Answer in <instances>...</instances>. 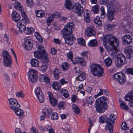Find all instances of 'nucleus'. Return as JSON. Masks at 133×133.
I'll return each mask as SVG.
<instances>
[{"label": "nucleus", "instance_id": "obj_1", "mask_svg": "<svg viewBox=\"0 0 133 133\" xmlns=\"http://www.w3.org/2000/svg\"><path fill=\"white\" fill-rule=\"evenodd\" d=\"M74 23L72 22L68 23L65 25L64 29L61 31V34L63 37L66 43L72 45L74 42V38L71 36H68L72 33V29L74 27Z\"/></svg>", "mask_w": 133, "mask_h": 133}, {"label": "nucleus", "instance_id": "obj_2", "mask_svg": "<svg viewBox=\"0 0 133 133\" xmlns=\"http://www.w3.org/2000/svg\"><path fill=\"white\" fill-rule=\"evenodd\" d=\"M109 102L108 99L104 97H102L96 100L95 104L96 111L99 113H102L107 110Z\"/></svg>", "mask_w": 133, "mask_h": 133}, {"label": "nucleus", "instance_id": "obj_3", "mask_svg": "<svg viewBox=\"0 0 133 133\" xmlns=\"http://www.w3.org/2000/svg\"><path fill=\"white\" fill-rule=\"evenodd\" d=\"M65 5L66 8L69 10L73 9L79 16H81L83 13V8L78 3L72 5V3L70 0H66Z\"/></svg>", "mask_w": 133, "mask_h": 133}, {"label": "nucleus", "instance_id": "obj_4", "mask_svg": "<svg viewBox=\"0 0 133 133\" xmlns=\"http://www.w3.org/2000/svg\"><path fill=\"white\" fill-rule=\"evenodd\" d=\"M117 5V2L115 1H112L108 2L107 5L108 14L107 16V18L109 20H112L114 19V14L116 12Z\"/></svg>", "mask_w": 133, "mask_h": 133}, {"label": "nucleus", "instance_id": "obj_5", "mask_svg": "<svg viewBox=\"0 0 133 133\" xmlns=\"http://www.w3.org/2000/svg\"><path fill=\"white\" fill-rule=\"evenodd\" d=\"M91 73L94 76L99 77L102 76L104 72L103 68L97 64H92L90 67Z\"/></svg>", "mask_w": 133, "mask_h": 133}, {"label": "nucleus", "instance_id": "obj_6", "mask_svg": "<svg viewBox=\"0 0 133 133\" xmlns=\"http://www.w3.org/2000/svg\"><path fill=\"white\" fill-rule=\"evenodd\" d=\"M104 45L106 44H116L115 46L117 47L119 44V41L118 39L111 34H107L103 38Z\"/></svg>", "mask_w": 133, "mask_h": 133}, {"label": "nucleus", "instance_id": "obj_7", "mask_svg": "<svg viewBox=\"0 0 133 133\" xmlns=\"http://www.w3.org/2000/svg\"><path fill=\"white\" fill-rule=\"evenodd\" d=\"M3 57V61L4 65L7 67H10L12 64L11 57L8 52L6 51H4L2 54Z\"/></svg>", "mask_w": 133, "mask_h": 133}, {"label": "nucleus", "instance_id": "obj_8", "mask_svg": "<svg viewBox=\"0 0 133 133\" xmlns=\"http://www.w3.org/2000/svg\"><path fill=\"white\" fill-rule=\"evenodd\" d=\"M126 61V58L123 54H118L115 60V65L118 68H120L125 63Z\"/></svg>", "mask_w": 133, "mask_h": 133}, {"label": "nucleus", "instance_id": "obj_9", "mask_svg": "<svg viewBox=\"0 0 133 133\" xmlns=\"http://www.w3.org/2000/svg\"><path fill=\"white\" fill-rule=\"evenodd\" d=\"M116 116L114 114H111L109 118H107L106 120L107 121V127L108 130L111 133L113 132V126L112 124H113L115 120L116 119Z\"/></svg>", "mask_w": 133, "mask_h": 133}, {"label": "nucleus", "instance_id": "obj_10", "mask_svg": "<svg viewBox=\"0 0 133 133\" xmlns=\"http://www.w3.org/2000/svg\"><path fill=\"white\" fill-rule=\"evenodd\" d=\"M113 78L116 81L118 82L121 84L124 83L126 79L125 76L122 73H117L113 75Z\"/></svg>", "mask_w": 133, "mask_h": 133}, {"label": "nucleus", "instance_id": "obj_11", "mask_svg": "<svg viewBox=\"0 0 133 133\" xmlns=\"http://www.w3.org/2000/svg\"><path fill=\"white\" fill-rule=\"evenodd\" d=\"M8 101L9 102V107L12 110H13L17 107H20V104L16 99L11 98L9 99Z\"/></svg>", "mask_w": 133, "mask_h": 133}, {"label": "nucleus", "instance_id": "obj_12", "mask_svg": "<svg viewBox=\"0 0 133 133\" xmlns=\"http://www.w3.org/2000/svg\"><path fill=\"white\" fill-rule=\"evenodd\" d=\"M35 93L37 97L41 103L43 102L45 100V98L40 87H38L36 89Z\"/></svg>", "mask_w": 133, "mask_h": 133}, {"label": "nucleus", "instance_id": "obj_13", "mask_svg": "<svg viewBox=\"0 0 133 133\" xmlns=\"http://www.w3.org/2000/svg\"><path fill=\"white\" fill-rule=\"evenodd\" d=\"M123 44L126 45L131 43L132 42V38L129 35H125L122 38Z\"/></svg>", "mask_w": 133, "mask_h": 133}, {"label": "nucleus", "instance_id": "obj_14", "mask_svg": "<svg viewBox=\"0 0 133 133\" xmlns=\"http://www.w3.org/2000/svg\"><path fill=\"white\" fill-rule=\"evenodd\" d=\"M27 22L23 20H21L17 23V27L19 28V31L20 33H22V31L24 32L26 29L25 25Z\"/></svg>", "mask_w": 133, "mask_h": 133}, {"label": "nucleus", "instance_id": "obj_15", "mask_svg": "<svg viewBox=\"0 0 133 133\" xmlns=\"http://www.w3.org/2000/svg\"><path fill=\"white\" fill-rule=\"evenodd\" d=\"M133 52V47L131 46L126 47L125 49V52L128 58L130 59L132 57Z\"/></svg>", "mask_w": 133, "mask_h": 133}, {"label": "nucleus", "instance_id": "obj_16", "mask_svg": "<svg viewBox=\"0 0 133 133\" xmlns=\"http://www.w3.org/2000/svg\"><path fill=\"white\" fill-rule=\"evenodd\" d=\"M106 44L105 45H104L106 49L108 51H112V54H114V55L116 56V55H115L116 54V51L115 49L117 48V47L115 48V45L116 44Z\"/></svg>", "mask_w": 133, "mask_h": 133}, {"label": "nucleus", "instance_id": "obj_17", "mask_svg": "<svg viewBox=\"0 0 133 133\" xmlns=\"http://www.w3.org/2000/svg\"><path fill=\"white\" fill-rule=\"evenodd\" d=\"M85 34L87 36L90 37L95 35L96 34L95 30L92 28L88 27L85 30Z\"/></svg>", "mask_w": 133, "mask_h": 133}, {"label": "nucleus", "instance_id": "obj_18", "mask_svg": "<svg viewBox=\"0 0 133 133\" xmlns=\"http://www.w3.org/2000/svg\"><path fill=\"white\" fill-rule=\"evenodd\" d=\"M25 46L28 50H31L33 46V44L31 43L30 40L27 38L24 39Z\"/></svg>", "mask_w": 133, "mask_h": 133}, {"label": "nucleus", "instance_id": "obj_19", "mask_svg": "<svg viewBox=\"0 0 133 133\" xmlns=\"http://www.w3.org/2000/svg\"><path fill=\"white\" fill-rule=\"evenodd\" d=\"M51 104L53 106L57 103V101L53 96L52 94L50 92H48Z\"/></svg>", "mask_w": 133, "mask_h": 133}, {"label": "nucleus", "instance_id": "obj_20", "mask_svg": "<svg viewBox=\"0 0 133 133\" xmlns=\"http://www.w3.org/2000/svg\"><path fill=\"white\" fill-rule=\"evenodd\" d=\"M12 19L16 22H18L20 19L21 17L19 14L15 11H13L11 14Z\"/></svg>", "mask_w": 133, "mask_h": 133}, {"label": "nucleus", "instance_id": "obj_21", "mask_svg": "<svg viewBox=\"0 0 133 133\" xmlns=\"http://www.w3.org/2000/svg\"><path fill=\"white\" fill-rule=\"evenodd\" d=\"M76 63L82 66H84L86 65V62L84 59L82 57L77 58L75 59Z\"/></svg>", "mask_w": 133, "mask_h": 133}, {"label": "nucleus", "instance_id": "obj_22", "mask_svg": "<svg viewBox=\"0 0 133 133\" xmlns=\"http://www.w3.org/2000/svg\"><path fill=\"white\" fill-rule=\"evenodd\" d=\"M39 79L41 82H49L50 81L49 78L44 74H41L39 77Z\"/></svg>", "mask_w": 133, "mask_h": 133}, {"label": "nucleus", "instance_id": "obj_23", "mask_svg": "<svg viewBox=\"0 0 133 133\" xmlns=\"http://www.w3.org/2000/svg\"><path fill=\"white\" fill-rule=\"evenodd\" d=\"M124 99L127 101L133 100V90L129 91L125 96Z\"/></svg>", "mask_w": 133, "mask_h": 133}, {"label": "nucleus", "instance_id": "obj_24", "mask_svg": "<svg viewBox=\"0 0 133 133\" xmlns=\"http://www.w3.org/2000/svg\"><path fill=\"white\" fill-rule=\"evenodd\" d=\"M27 75L28 76H29L30 78H31L32 76L35 78L38 77L37 71L33 69H30Z\"/></svg>", "mask_w": 133, "mask_h": 133}, {"label": "nucleus", "instance_id": "obj_25", "mask_svg": "<svg viewBox=\"0 0 133 133\" xmlns=\"http://www.w3.org/2000/svg\"><path fill=\"white\" fill-rule=\"evenodd\" d=\"M20 107H17L16 109H15L12 110L14 111L15 113L17 116L20 117L21 116L23 115L24 114V112L23 110L19 108Z\"/></svg>", "mask_w": 133, "mask_h": 133}, {"label": "nucleus", "instance_id": "obj_26", "mask_svg": "<svg viewBox=\"0 0 133 133\" xmlns=\"http://www.w3.org/2000/svg\"><path fill=\"white\" fill-rule=\"evenodd\" d=\"M30 63L32 66L36 67L38 66L39 62L37 59L32 58L31 60Z\"/></svg>", "mask_w": 133, "mask_h": 133}, {"label": "nucleus", "instance_id": "obj_27", "mask_svg": "<svg viewBox=\"0 0 133 133\" xmlns=\"http://www.w3.org/2000/svg\"><path fill=\"white\" fill-rule=\"evenodd\" d=\"M53 73L54 75V76L55 79H58L59 78L60 72L59 70L57 68H56L54 69L53 70Z\"/></svg>", "mask_w": 133, "mask_h": 133}, {"label": "nucleus", "instance_id": "obj_28", "mask_svg": "<svg viewBox=\"0 0 133 133\" xmlns=\"http://www.w3.org/2000/svg\"><path fill=\"white\" fill-rule=\"evenodd\" d=\"M112 60L110 57H108L104 61V62L107 67H109L111 66L112 63Z\"/></svg>", "mask_w": 133, "mask_h": 133}, {"label": "nucleus", "instance_id": "obj_29", "mask_svg": "<svg viewBox=\"0 0 133 133\" xmlns=\"http://www.w3.org/2000/svg\"><path fill=\"white\" fill-rule=\"evenodd\" d=\"M43 64L47 66L49 65L50 63L48 56L45 55L42 59Z\"/></svg>", "mask_w": 133, "mask_h": 133}, {"label": "nucleus", "instance_id": "obj_30", "mask_svg": "<svg viewBox=\"0 0 133 133\" xmlns=\"http://www.w3.org/2000/svg\"><path fill=\"white\" fill-rule=\"evenodd\" d=\"M35 14L38 17H43L45 15L44 12L42 10H36Z\"/></svg>", "mask_w": 133, "mask_h": 133}, {"label": "nucleus", "instance_id": "obj_31", "mask_svg": "<svg viewBox=\"0 0 133 133\" xmlns=\"http://www.w3.org/2000/svg\"><path fill=\"white\" fill-rule=\"evenodd\" d=\"M21 11V13L22 18H23L21 20H23L24 21L28 22L29 21V20L26 16L25 12L22 11V10Z\"/></svg>", "mask_w": 133, "mask_h": 133}, {"label": "nucleus", "instance_id": "obj_32", "mask_svg": "<svg viewBox=\"0 0 133 133\" xmlns=\"http://www.w3.org/2000/svg\"><path fill=\"white\" fill-rule=\"evenodd\" d=\"M52 87L55 90H58L60 88L61 85L57 82H55L53 83Z\"/></svg>", "mask_w": 133, "mask_h": 133}, {"label": "nucleus", "instance_id": "obj_33", "mask_svg": "<svg viewBox=\"0 0 133 133\" xmlns=\"http://www.w3.org/2000/svg\"><path fill=\"white\" fill-rule=\"evenodd\" d=\"M34 56L38 59L42 58L43 55L39 51H36L34 53Z\"/></svg>", "mask_w": 133, "mask_h": 133}, {"label": "nucleus", "instance_id": "obj_34", "mask_svg": "<svg viewBox=\"0 0 133 133\" xmlns=\"http://www.w3.org/2000/svg\"><path fill=\"white\" fill-rule=\"evenodd\" d=\"M85 78V75L84 73H82L78 75V77L76 78L77 80L78 79L80 81H83Z\"/></svg>", "mask_w": 133, "mask_h": 133}, {"label": "nucleus", "instance_id": "obj_35", "mask_svg": "<svg viewBox=\"0 0 133 133\" xmlns=\"http://www.w3.org/2000/svg\"><path fill=\"white\" fill-rule=\"evenodd\" d=\"M120 106L122 109L125 110H128L129 109V108L125 102L121 101Z\"/></svg>", "mask_w": 133, "mask_h": 133}, {"label": "nucleus", "instance_id": "obj_36", "mask_svg": "<svg viewBox=\"0 0 133 133\" xmlns=\"http://www.w3.org/2000/svg\"><path fill=\"white\" fill-rule=\"evenodd\" d=\"M14 7L17 10L21 11V10H22V6L19 3L16 2L14 3Z\"/></svg>", "mask_w": 133, "mask_h": 133}, {"label": "nucleus", "instance_id": "obj_37", "mask_svg": "<svg viewBox=\"0 0 133 133\" xmlns=\"http://www.w3.org/2000/svg\"><path fill=\"white\" fill-rule=\"evenodd\" d=\"M72 108L73 111L76 113L78 114L80 112V110L78 107L74 104L72 105Z\"/></svg>", "mask_w": 133, "mask_h": 133}, {"label": "nucleus", "instance_id": "obj_38", "mask_svg": "<svg viewBox=\"0 0 133 133\" xmlns=\"http://www.w3.org/2000/svg\"><path fill=\"white\" fill-rule=\"evenodd\" d=\"M97 45V42L95 39L91 40L88 43L89 46L91 47L96 46Z\"/></svg>", "mask_w": 133, "mask_h": 133}, {"label": "nucleus", "instance_id": "obj_39", "mask_svg": "<svg viewBox=\"0 0 133 133\" xmlns=\"http://www.w3.org/2000/svg\"><path fill=\"white\" fill-rule=\"evenodd\" d=\"M34 29L32 27L27 28H26V29L24 30V32L26 34H30L33 31H34Z\"/></svg>", "mask_w": 133, "mask_h": 133}, {"label": "nucleus", "instance_id": "obj_40", "mask_svg": "<svg viewBox=\"0 0 133 133\" xmlns=\"http://www.w3.org/2000/svg\"><path fill=\"white\" fill-rule=\"evenodd\" d=\"M61 67L63 70H68L69 68V65L68 63L65 62L62 64L61 66Z\"/></svg>", "mask_w": 133, "mask_h": 133}, {"label": "nucleus", "instance_id": "obj_41", "mask_svg": "<svg viewBox=\"0 0 133 133\" xmlns=\"http://www.w3.org/2000/svg\"><path fill=\"white\" fill-rule=\"evenodd\" d=\"M94 22L95 23L97 24L98 26H101L102 25V22L100 19L99 17L97 16L94 20Z\"/></svg>", "mask_w": 133, "mask_h": 133}, {"label": "nucleus", "instance_id": "obj_42", "mask_svg": "<svg viewBox=\"0 0 133 133\" xmlns=\"http://www.w3.org/2000/svg\"><path fill=\"white\" fill-rule=\"evenodd\" d=\"M99 10V6L98 5L93 6L92 8L91 11H93L94 13H97Z\"/></svg>", "mask_w": 133, "mask_h": 133}, {"label": "nucleus", "instance_id": "obj_43", "mask_svg": "<svg viewBox=\"0 0 133 133\" xmlns=\"http://www.w3.org/2000/svg\"><path fill=\"white\" fill-rule=\"evenodd\" d=\"M34 35L39 41L41 42H43L42 38L38 32H35L34 33Z\"/></svg>", "mask_w": 133, "mask_h": 133}, {"label": "nucleus", "instance_id": "obj_44", "mask_svg": "<svg viewBox=\"0 0 133 133\" xmlns=\"http://www.w3.org/2000/svg\"><path fill=\"white\" fill-rule=\"evenodd\" d=\"M61 93L66 98H67L69 96L68 91L65 89H62Z\"/></svg>", "mask_w": 133, "mask_h": 133}, {"label": "nucleus", "instance_id": "obj_45", "mask_svg": "<svg viewBox=\"0 0 133 133\" xmlns=\"http://www.w3.org/2000/svg\"><path fill=\"white\" fill-rule=\"evenodd\" d=\"M16 95L18 97H20L22 98H24L25 96L23 94V91H22L17 92L16 93Z\"/></svg>", "mask_w": 133, "mask_h": 133}, {"label": "nucleus", "instance_id": "obj_46", "mask_svg": "<svg viewBox=\"0 0 133 133\" xmlns=\"http://www.w3.org/2000/svg\"><path fill=\"white\" fill-rule=\"evenodd\" d=\"M94 101V98L91 96L88 97L87 98V102L88 104H92Z\"/></svg>", "mask_w": 133, "mask_h": 133}, {"label": "nucleus", "instance_id": "obj_47", "mask_svg": "<svg viewBox=\"0 0 133 133\" xmlns=\"http://www.w3.org/2000/svg\"><path fill=\"white\" fill-rule=\"evenodd\" d=\"M78 43L80 45L84 46L85 44V42L84 39L82 38H79L77 39Z\"/></svg>", "mask_w": 133, "mask_h": 133}, {"label": "nucleus", "instance_id": "obj_48", "mask_svg": "<svg viewBox=\"0 0 133 133\" xmlns=\"http://www.w3.org/2000/svg\"><path fill=\"white\" fill-rule=\"evenodd\" d=\"M106 118V115L102 116L99 118V122L101 123H104V122H106L107 121L106 119L105 120Z\"/></svg>", "mask_w": 133, "mask_h": 133}, {"label": "nucleus", "instance_id": "obj_49", "mask_svg": "<svg viewBox=\"0 0 133 133\" xmlns=\"http://www.w3.org/2000/svg\"><path fill=\"white\" fill-rule=\"evenodd\" d=\"M68 57L70 59L74 64H75V63L74 62L72 59L73 57V54L70 51L67 54Z\"/></svg>", "mask_w": 133, "mask_h": 133}, {"label": "nucleus", "instance_id": "obj_50", "mask_svg": "<svg viewBox=\"0 0 133 133\" xmlns=\"http://www.w3.org/2000/svg\"><path fill=\"white\" fill-rule=\"evenodd\" d=\"M48 66L43 64L42 65L39 67V69L42 72H44L45 71Z\"/></svg>", "mask_w": 133, "mask_h": 133}, {"label": "nucleus", "instance_id": "obj_51", "mask_svg": "<svg viewBox=\"0 0 133 133\" xmlns=\"http://www.w3.org/2000/svg\"><path fill=\"white\" fill-rule=\"evenodd\" d=\"M90 15L89 13H87L84 16V20L87 23H89L90 21Z\"/></svg>", "mask_w": 133, "mask_h": 133}, {"label": "nucleus", "instance_id": "obj_52", "mask_svg": "<svg viewBox=\"0 0 133 133\" xmlns=\"http://www.w3.org/2000/svg\"><path fill=\"white\" fill-rule=\"evenodd\" d=\"M51 118L52 119H57L58 118V114L56 112L52 113V115L51 116Z\"/></svg>", "mask_w": 133, "mask_h": 133}, {"label": "nucleus", "instance_id": "obj_53", "mask_svg": "<svg viewBox=\"0 0 133 133\" xmlns=\"http://www.w3.org/2000/svg\"><path fill=\"white\" fill-rule=\"evenodd\" d=\"M28 79L30 81H31L32 83H35L38 80V77H34V76L31 77V78H30L29 76H28Z\"/></svg>", "mask_w": 133, "mask_h": 133}, {"label": "nucleus", "instance_id": "obj_54", "mask_svg": "<svg viewBox=\"0 0 133 133\" xmlns=\"http://www.w3.org/2000/svg\"><path fill=\"white\" fill-rule=\"evenodd\" d=\"M125 71L127 74L133 75V68H127Z\"/></svg>", "mask_w": 133, "mask_h": 133}, {"label": "nucleus", "instance_id": "obj_55", "mask_svg": "<svg viewBox=\"0 0 133 133\" xmlns=\"http://www.w3.org/2000/svg\"><path fill=\"white\" fill-rule=\"evenodd\" d=\"M121 127V129L123 130H127L129 129V127L127 126V124L125 123H122Z\"/></svg>", "mask_w": 133, "mask_h": 133}, {"label": "nucleus", "instance_id": "obj_56", "mask_svg": "<svg viewBox=\"0 0 133 133\" xmlns=\"http://www.w3.org/2000/svg\"><path fill=\"white\" fill-rule=\"evenodd\" d=\"M101 16L102 18H103L105 16V12L104 11V9L103 6H102L101 8Z\"/></svg>", "mask_w": 133, "mask_h": 133}, {"label": "nucleus", "instance_id": "obj_57", "mask_svg": "<svg viewBox=\"0 0 133 133\" xmlns=\"http://www.w3.org/2000/svg\"><path fill=\"white\" fill-rule=\"evenodd\" d=\"M54 18L52 17V15H51L46 19V21L48 23H50L52 22Z\"/></svg>", "mask_w": 133, "mask_h": 133}, {"label": "nucleus", "instance_id": "obj_58", "mask_svg": "<svg viewBox=\"0 0 133 133\" xmlns=\"http://www.w3.org/2000/svg\"><path fill=\"white\" fill-rule=\"evenodd\" d=\"M37 47L39 50L40 52H41L42 51L43 53H44L45 52L44 49L42 46L38 45L37 46Z\"/></svg>", "mask_w": 133, "mask_h": 133}, {"label": "nucleus", "instance_id": "obj_59", "mask_svg": "<svg viewBox=\"0 0 133 133\" xmlns=\"http://www.w3.org/2000/svg\"><path fill=\"white\" fill-rule=\"evenodd\" d=\"M65 103L64 102H60L58 106V107L59 108H61L62 109H64L65 108Z\"/></svg>", "mask_w": 133, "mask_h": 133}, {"label": "nucleus", "instance_id": "obj_60", "mask_svg": "<svg viewBox=\"0 0 133 133\" xmlns=\"http://www.w3.org/2000/svg\"><path fill=\"white\" fill-rule=\"evenodd\" d=\"M88 52L87 51H83L81 53V56L83 57L88 58Z\"/></svg>", "mask_w": 133, "mask_h": 133}, {"label": "nucleus", "instance_id": "obj_61", "mask_svg": "<svg viewBox=\"0 0 133 133\" xmlns=\"http://www.w3.org/2000/svg\"><path fill=\"white\" fill-rule=\"evenodd\" d=\"M26 4L29 6H32L33 4L32 0H27Z\"/></svg>", "mask_w": 133, "mask_h": 133}, {"label": "nucleus", "instance_id": "obj_62", "mask_svg": "<svg viewBox=\"0 0 133 133\" xmlns=\"http://www.w3.org/2000/svg\"><path fill=\"white\" fill-rule=\"evenodd\" d=\"M52 15L54 18H59V13L57 12L53 14Z\"/></svg>", "mask_w": 133, "mask_h": 133}, {"label": "nucleus", "instance_id": "obj_63", "mask_svg": "<svg viewBox=\"0 0 133 133\" xmlns=\"http://www.w3.org/2000/svg\"><path fill=\"white\" fill-rule=\"evenodd\" d=\"M52 110L50 108H48V110L46 114L48 117H49L51 113L52 114Z\"/></svg>", "mask_w": 133, "mask_h": 133}, {"label": "nucleus", "instance_id": "obj_64", "mask_svg": "<svg viewBox=\"0 0 133 133\" xmlns=\"http://www.w3.org/2000/svg\"><path fill=\"white\" fill-rule=\"evenodd\" d=\"M4 37V40L6 41L8 43H9V37H8L7 35L6 34H5Z\"/></svg>", "mask_w": 133, "mask_h": 133}]
</instances>
